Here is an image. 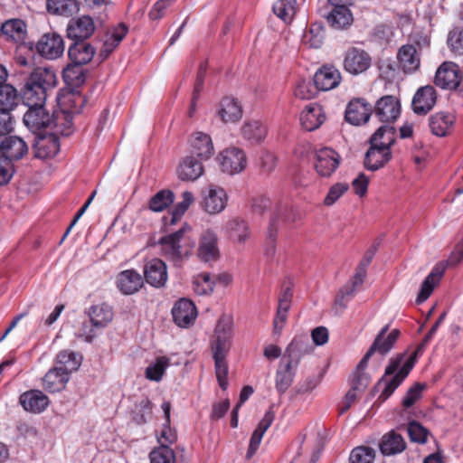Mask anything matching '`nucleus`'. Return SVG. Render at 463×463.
I'll use <instances>...</instances> for the list:
<instances>
[{
    "label": "nucleus",
    "instance_id": "b1692460",
    "mask_svg": "<svg viewBox=\"0 0 463 463\" xmlns=\"http://www.w3.org/2000/svg\"><path fill=\"white\" fill-rule=\"evenodd\" d=\"M274 419H275V413L272 411V409L270 408L269 410H268L265 412L263 418L259 422L257 428L255 429V430L253 431V433L250 439V443H249L248 450L246 453V458L248 459L251 458L257 452V450L260 447V444L261 442V439L263 438V435L268 430V429L271 426L272 422L274 421Z\"/></svg>",
    "mask_w": 463,
    "mask_h": 463
},
{
    "label": "nucleus",
    "instance_id": "2f4dec72",
    "mask_svg": "<svg viewBox=\"0 0 463 463\" xmlns=\"http://www.w3.org/2000/svg\"><path fill=\"white\" fill-rule=\"evenodd\" d=\"M392 158L391 150L378 146H370V148L365 154L364 166L371 171H376L382 168Z\"/></svg>",
    "mask_w": 463,
    "mask_h": 463
},
{
    "label": "nucleus",
    "instance_id": "72a5a7b5",
    "mask_svg": "<svg viewBox=\"0 0 463 463\" xmlns=\"http://www.w3.org/2000/svg\"><path fill=\"white\" fill-rule=\"evenodd\" d=\"M298 365L292 362L282 359L276 373V389L284 393L292 384Z\"/></svg>",
    "mask_w": 463,
    "mask_h": 463
},
{
    "label": "nucleus",
    "instance_id": "2eb2a0df",
    "mask_svg": "<svg viewBox=\"0 0 463 463\" xmlns=\"http://www.w3.org/2000/svg\"><path fill=\"white\" fill-rule=\"evenodd\" d=\"M372 106L364 99H352L345 109V119L354 126L366 123L372 114Z\"/></svg>",
    "mask_w": 463,
    "mask_h": 463
},
{
    "label": "nucleus",
    "instance_id": "6e6d98bb",
    "mask_svg": "<svg viewBox=\"0 0 463 463\" xmlns=\"http://www.w3.org/2000/svg\"><path fill=\"white\" fill-rule=\"evenodd\" d=\"M325 38V30L320 24H312L304 35L306 44L311 48H319Z\"/></svg>",
    "mask_w": 463,
    "mask_h": 463
},
{
    "label": "nucleus",
    "instance_id": "c03bdc74",
    "mask_svg": "<svg viewBox=\"0 0 463 463\" xmlns=\"http://www.w3.org/2000/svg\"><path fill=\"white\" fill-rule=\"evenodd\" d=\"M80 9L77 0H47V10L53 14L71 16Z\"/></svg>",
    "mask_w": 463,
    "mask_h": 463
},
{
    "label": "nucleus",
    "instance_id": "58836bf2",
    "mask_svg": "<svg viewBox=\"0 0 463 463\" xmlns=\"http://www.w3.org/2000/svg\"><path fill=\"white\" fill-rule=\"evenodd\" d=\"M95 53L94 48L87 43L77 42L70 46L68 54L71 61L75 64L85 65L90 62Z\"/></svg>",
    "mask_w": 463,
    "mask_h": 463
},
{
    "label": "nucleus",
    "instance_id": "4be33fe9",
    "mask_svg": "<svg viewBox=\"0 0 463 463\" xmlns=\"http://www.w3.org/2000/svg\"><path fill=\"white\" fill-rule=\"evenodd\" d=\"M172 315L177 326L185 327L195 320L197 311L194 304L191 300L182 298L175 304L172 309Z\"/></svg>",
    "mask_w": 463,
    "mask_h": 463
},
{
    "label": "nucleus",
    "instance_id": "f257e3e1",
    "mask_svg": "<svg viewBox=\"0 0 463 463\" xmlns=\"http://www.w3.org/2000/svg\"><path fill=\"white\" fill-rule=\"evenodd\" d=\"M433 335L430 329L422 340L420 346L405 362H403L404 354H400L390 360L388 366L385 368L384 375L377 383V388L381 390L379 398L384 401L393 393L413 368L418 352L430 341Z\"/></svg>",
    "mask_w": 463,
    "mask_h": 463
},
{
    "label": "nucleus",
    "instance_id": "ddd939ff",
    "mask_svg": "<svg viewBox=\"0 0 463 463\" xmlns=\"http://www.w3.org/2000/svg\"><path fill=\"white\" fill-rule=\"evenodd\" d=\"M28 108L23 120L31 131L37 132L52 127V115L46 111L44 105H35V107Z\"/></svg>",
    "mask_w": 463,
    "mask_h": 463
},
{
    "label": "nucleus",
    "instance_id": "473e14b6",
    "mask_svg": "<svg viewBox=\"0 0 463 463\" xmlns=\"http://www.w3.org/2000/svg\"><path fill=\"white\" fill-rule=\"evenodd\" d=\"M218 116L224 123H234L242 117V109L237 99L225 97L219 105Z\"/></svg>",
    "mask_w": 463,
    "mask_h": 463
},
{
    "label": "nucleus",
    "instance_id": "6e6552de",
    "mask_svg": "<svg viewBox=\"0 0 463 463\" xmlns=\"http://www.w3.org/2000/svg\"><path fill=\"white\" fill-rule=\"evenodd\" d=\"M220 165L224 173L229 175L239 174L247 166L245 152L239 147H228L222 151L218 156Z\"/></svg>",
    "mask_w": 463,
    "mask_h": 463
},
{
    "label": "nucleus",
    "instance_id": "0eeeda50",
    "mask_svg": "<svg viewBox=\"0 0 463 463\" xmlns=\"http://www.w3.org/2000/svg\"><path fill=\"white\" fill-rule=\"evenodd\" d=\"M372 64L370 54L363 49L351 47L344 54L343 67L352 75H358L366 71Z\"/></svg>",
    "mask_w": 463,
    "mask_h": 463
},
{
    "label": "nucleus",
    "instance_id": "69168bd1",
    "mask_svg": "<svg viewBox=\"0 0 463 463\" xmlns=\"http://www.w3.org/2000/svg\"><path fill=\"white\" fill-rule=\"evenodd\" d=\"M14 129V120L11 110L0 109V136L11 133Z\"/></svg>",
    "mask_w": 463,
    "mask_h": 463
},
{
    "label": "nucleus",
    "instance_id": "e433bc0d",
    "mask_svg": "<svg viewBox=\"0 0 463 463\" xmlns=\"http://www.w3.org/2000/svg\"><path fill=\"white\" fill-rule=\"evenodd\" d=\"M131 420L137 425L146 424L152 415V403L148 398L136 400L129 409Z\"/></svg>",
    "mask_w": 463,
    "mask_h": 463
},
{
    "label": "nucleus",
    "instance_id": "f3484780",
    "mask_svg": "<svg viewBox=\"0 0 463 463\" xmlns=\"http://www.w3.org/2000/svg\"><path fill=\"white\" fill-rule=\"evenodd\" d=\"M191 155L200 160H208L214 154L212 137L203 132H194L190 138Z\"/></svg>",
    "mask_w": 463,
    "mask_h": 463
},
{
    "label": "nucleus",
    "instance_id": "79ce46f5",
    "mask_svg": "<svg viewBox=\"0 0 463 463\" xmlns=\"http://www.w3.org/2000/svg\"><path fill=\"white\" fill-rule=\"evenodd\" d=\"M267 128L260 120H249L241 128L242 137L250 143H259L267 136Z\"/></svg>",
    "mask_w": 463,
    "mask_h": 463
},
{
    "label": "nucleus",
    "instance_id": "c85d7f7f",
    "mask_svg": "<svg viewBox=\"0 0 463 463\" xmlns=\"http://www.w3.org/2000/svg\"><path fill=\"white\" fill-rule=\"evenodd\" d=\"M456 118L452 113L439 111L429 118V126L433 135L446 137L453 127Z\"/></svg>",
    "mask_w": 463,
    "mask_h": 463
},
{
    "label": "nucleus",
    "instance_id": "bb28decb",
    "mask_svg": "<svg viewBox=\"0 0 463 463\" xmlns=\"http://www.w3.org/2000/svg\"><path fill=\"white\" fill-rule=\"evenodd\" d=\"M300 123L307 131H313L318 128L326 119L323 108L317 104L311 103L305 107L300 114Z\"/></svg>",
    "mask_w": 463,
    "mask_h": 463
},
{
    "label": "nucleus",
    "instance_id": "0e129e2a",
    "mask_svg": "<svg viewBox=\"0 0 463 463\" xmlns=\"http://www.w3.org/2000/svg\"><path fill=\"white\" fill-rule=\"evenodd\" d=\"M14 174L12 162L0 156V185L7 184Z\"/></svg>",
    "mask_w": 463,
    "mask_h": 463
},
{
    "label": "nucleus",
    "instance_id": "9b49d317",
    "mask_svg": "<svg viewBox=\"0 0 463 463\" xmlns=\"http://www.w3.org/2000/svg\"><path fill=\"white\" fill-rule=\"evenodd\" d=\"M374 114L382 122L395 121L401 114L400 100L392 95L383 96L375 103Z\"/></svg>",
    "mask_w": 463,
    "mask_h": 463
},
{
    "label": "nucleus",
    "instance_id": "a18cd8bd",
    "mask_svg": "<svg viewBox=\"0 0 463 463\" xmlns=\"http://www.w3.org/2000/svg\"><path fill=\"white\" fill-rule=\"evenodd\" d=\"M395 141V130L389 125L380 127L370 138V145L391 150Z\"/></svg>",
    "mask_w": 463,
    "mask_h": 463
},
{
    "label": "nucleus",
    "instance_id": "aec40b11",
    "mask_svg": "<svg viewBox=\"0 0 463 463\" xmlns=\"http://www.w3.org/2000/svg\"><path fill=\"white\" fill-rule=\"evenodd\" d=\"M95 30L92 18L83 15L71 19L67 25V35L69 38L81 42L89 38Z\"/></svg>",
    "mask_w": 463,
    "mask_h": 463
},
{
    "label": "nucleus",
    "instance_id": "c756f323",
    "mask_svg": "<svg viewBox=\"0 0 463 463\" xmlns=\"http://www.w3.org/2000/svg\"><path fill=\"white\" fill-rule=\"evenodd\" d=\"M311 351L312 346L307 335L296 336L286 348L283 359L298 365L301 357Z\"/></svg>",
    "mask_w": 463,
    "mask_h": 463
},
{
    "label": "nucleus",
    "instance_id": "7c9ffc66",
    "mask_svg": "<svg viewBox=\"0 0 463 463\" xmlns=\"http://www.w3.org/2000/svg\"><path fill=\"white\" fill-rule=\"evenodd\" d=\"M117 285L123 294L131 295L141 288L143 286V279L138 272L133 269H128L118 274Z\"/></svg>",
    "mask_w": 463,
    "mask_h": 463
},
{
    "label": "nucleus",
    "instance_id": "4d7b16f0",
    "mask_svg": "<svg viewBox=\"0 0 463 463\" xmlns=\"http://www.w3.org/2000/svg\"><path fill=\"white\" fill-rule=\"evenodd\" d=\"M174 201V194L168 190H162L156 194L149 202V208L153 212H162Z\"/></svg>",
    "mask_w": 463,
    "mask_h": 463
},
{
    "label": "nucleus",
    "instance_id": "f03ea898",
    "mask_svg": "<svg viewBox=\"0 0 463 463\" xmlns=\"http://www.w3.org/2000/svg\"><path fill=\"white\" fill-rule=\"evenodd\" d=\"M56 75L48 68H36L27 78L22 92L27 107L44 105L48 92L55 87Z\"/></svg>",
    "mask_w": 463,
    "mask_h": 463
},
{
    "label": "nucleus",
    "instance_id": "20e7f679",
    "mask_svg": "<svg viewBox=\"0 0 463 463\" xmlns=\"http://www.w3.org/2000/svg\"><path fill=\"white\" fill-rule=\"evenodd\" d=\"M232 320L228 316H222L215 326L214 339L212 341L211 348L213 359H226L232 346Z\"/></svg>",
    "mask_w": 463,
    "mask_h": 463
},
{
    "label": "nucleus",
    "instance_id": "680f3d73",
    "mask_svg": "<svg viewBox=\"0 0 463 463\" xmlns=\"http://www.w3.org/2000/svg\"><path fill=\"white\" fill-rule=\"evenodd\" d=\"M349 185L346 183H336L332 185L324 199L326 206H332L347 190Z\"/></svg>",
    "mask_w": 463,
    "mask_h": 463
},
{
    "label": "nucleus",
    "instance_id": "37998d69",
    "mask_svg": "<svg viewBox=\"0 0 463 463\" xmlns=\"http://www.w3.org/2000/svg\"><path fill=\"white\" fill-rule=\"evenodd\" d=\"M87 70L83 65L71 62L62 71V77L67 85L78 88L86 81Z\"/></svg>",
    "mask_w": 463,
    "mask_h": 463
},
{
    "label": "nucleus",
    "instance_id": "393cba45",
    "mask_svg": "<svg viewBox=\"0 0 463 463\" xmlns=\"http://www.w3.org/2000/svg\"><path fill=\"white\" fill-rule=\"evenodd\" d=\"M341 81L340 71L333 66H324L314 76V83L317 90L327 91L335 89Z\"/></svg>",
    "mask_w": 463,
    "mask_h": 463
},
{
    "label": "nucleus",
    "instance_id": "39448f33",
    "mask_svg": "<svg viewBox=\"0 0 463 463\" xmlns=\"http://www.w3.org/2000/svg\"><path fill=\"white\" fill-rule=\"evenodd\" d=\"M91 327L84 326L82 336L86 342L90 343L96 336L94 329L106 327L114 317V312L111 306L107 303L92 305L88 310Z\"/></svg>",
    "mask_w": 463,
    "mask_h": 463
},
{
    "label": "nucleus",
    "instance_id": "4c0bfd02",
    "mask_svg": "<svg viewBox=\"0 0 463 463\" xmlns=\"http://www.w3.org/2000/svg\"><path fill=\"white\" fill-rule=\"evenodd\" d=\"M445 271L443 265H436L427 278L423 280L420 292L417 296L416 302L418 304L423 303L432 293L435 286L439 281Z\"/></svg>",
    "mask_w": 463,
    "mask_h": 463
},
{
    "label": "nucleus",
    "instance_id": "ea45409f",
    "mask_svg": "<svg viewBox=\"0 0 463 463\" xmlns=\"http://www.w3.org/2000/svg\"><path fill=\"white\" fill-rule=\"evenodd\" d=\"M52 127L50 129L53 136H69L72 128V116L65 110L56 111L52 115Z\"/></svg>",
    "mask_w": 463,
    "mask_h": 463
},
{
    "label": "nucleus",
    "instance_id": "1a4fd4ad",
    "mask_svg": "<svg viewBox=\"0 0 463 463\" xmlns=\"http://www.w3.org/2000/svg\"><path fill=\"white\" fill-rule=\"evenodd\" d=\"M62 37L56 33H44L36 43L37 52L47 60H55L64 52Z\"/></svg>",
    "mask_w": 463,
    "mask_h": 463
},
{
    "label": "nucleus",
    "instance_id": "864d4df0",
    "mask_svg": "<svg viewBox=\"0 0 463 463\" xmlns=\"http://www.w3.org/2000/svg\"><path fill=\"white\" fill-rule=\"evenodd\" d=\"M375 450L367 446H358L352 449L349 456L350 463H373L375 459Z\"/></svg>",
    "mask_w": 463,
    "mask_h": 463
},
{
    "label": "nucleus",
    "instance_id": "8fccbe9b",
    "mask_svg": "<svg viewBox=\"0 0 463 463\" xmlns=\"http://www.w3.org/2000/svg\"><path fill=\"white\" fill-rule=\"evenodd\" d=\"M19 104V94L11 84L0 86V109L14 110Z\"/></svg>",
    "mask_w": 463,
    "mask_h": 463
},
{
    "label": "nucleus",
    "instance_id": "bf43d9fd",
    "mask_svg": "<svg viewBox=\"0 0 463 463\" xmlns=\"http://www.w3.org/2000/svg\"><path fill=\"white\" fill-rule=\"evenodd\" d=\"M447 43L455 55L463 56V28L452 29L449 33Z\"/></svg>",
    "mask_w": 463,
    "mask_h": 463
},
{
    "label": "nucleus",
    "instance_id": "9d476101",
    "mask_svg": "<svg viewBox=\"0 0 463 463\" xmlns=\"http://www.w3.org/2000/svg\"><path fill=\"white\" fill-rule=\"evenodd\" d=\"M340 156L329 147H324L317 151L315 169L322 177H329L338 168Z\"/></svg>",
    "mask_w": 463,
    "mask_h": 463
},
{
    "label": "nucleus",
    "instance_id": "dca6fc26",
    "mask_svg": "<svg viewBox=\"0 0 463 463\" xmlns=\"http://www.w3.org/2000/svg\"><path fill=\"white\" fill-rule=\"evenodd\" d=\"M217 234L212 230H206L200 236L197 255L203 261L209 262L219 258Z\"/></svg>",
    "mask_w": 463,
    "mask_h": 463
},
{
    "label": "nucleus",
    "instance_id": "49530a36",
    "mask_svg": "<svg viewBox=\"0 0 463 463\" xmlns=\"http://www.w3.org/2000/svg\"><path fill=\"white\" fill-rule=\"evenodd\" d=\"M128 33V28L125 24H119L113 29L111 33L108 36L107 40L103 43V47L100 51L99 55L102 59H106L119 44Z\"/></svg>",
    "mask_w": 463,
    "mask_h": 463
},
{
    "label": "nucleus",
    "instance_id": "c9c22d12",
    "mask_svg": "<svg viewBox=\"0 0 463 463\" xmlns=\"http://www.w3.org/2000/svg\"><path fill=\"white\" fill-rule=\"evenodd\" d=\"M70 380L67 372L55 367L47 372L43 377V388L50 392H57L63 390Z\"/></svg>",
    "mask_w": 463,
    "mask_h": 463
},
{
    "label": "nucleus",
    "instance_id": "7ed1b4c3",
    "mask_svg": "<svg viewBox=\"0 0 463 463\" xmlns=\"http://www.w3.org/2000/svg\"><path fill=\"white\" fill-rule=\"evenodd\" d=\"M190 230L189 226L184 225L177 232L162 237L159 241L162 255L176 266L190 255L191 250L194 246V241H192L187 235V232Z\"/></svg>",
    "mask_w": 463,
    "mask_h": 463
},
{
    "label": "nucleus",
    "instance_id": "774afa93",
    "mask_svg": "<svg viewBox=\"0 0 463 463\" xmlns=\"http://www.w3.org/2000/svg\"><path fill=\"white\" fill-rule=\"evenodd\" d=\"M423 388L424 385L421 383H415L411 387L402 401L403 406L407 408L412 406L420 398Z\"/></svg>",
    "mask_w": 463,
    "mask_h": 463
},
{
    "label": "nucleus",
    "instance_id": "a878e982",
    "mask_svg": "<svg viewBox=\"0 0 463 463\" xmlns=\"http://www.w3.org/2000/svg\"><path fill=\"white\" fill-rule=\"evenodd\" d=\"M203 161L192 155L184 157L177 168L178 177L183 181H195L203 174Z\"/></svg>",
    "mask_w": 463,
    "mask_h": 463
},
{
    "label": "nucleus",
    "instance_id": "e2e57ef3",
    "mask_svg": "<svg viewBox=\"0 0 463 463\" xmlns=\"http://www.w3.org/2000/svg\"><path fill=\"white\" fill-rule=\"evenodd\" d=\"M215 374L220 387L225 390L228 385L227 375H228V364L226 359H213Z\"/></svg>",
    "mask_w": 463,
    "mask_h": 463
},
{
    "label": "nucleus",
    "instance_id": "de8ad7c7",
    "mask_svg": "<svg viewBox=\"0 0 463 463\" xmlns=\"http://www.w3.org/2000/svg\"><path fill=\"white\" fill-rule=\"evenodd\" d=\"M226 232L231 240L243 243L249 237L247 223L239 218H233L226 223Z\"/></svg>",
    "mask_w": 463,
    "mask_h": 463
},
{
    "label": "nucleus",
    "instance_id": "f8f14e48",
    "mask_svg": "<svg viewBox=\"0 0 463 463\" xmlns=\"http://www.w3.org/2000/svg\"><path fill=\"white\" fill-rule=\"evenodd\" d=\"M437 101V92L433 86L426 85L420 87L415 92L411 108L417 115H426L435 106Z\"/></svg>",
    "mask_w": 463,
    "mask_h": 463
},
{
    "label": "nucleus",
    "instance_id": "f704fd0d",
    "mask_svg": "<svg viewBox=\"0 0 463 463\" xmlns=\"http://www.w3.org/2000/svg\"><path fill=\"white\" fill-rule=\"evenodd\" d=\"M379 448L383 455L392 456L402 453L406 449V442L401 434L392 430L383 436Z\"/></svg>",
    "mask_w": 463,
    "mask_h": 463
},
{
    "label": "nucleus",
    "instance_id": "a211bd4d",
    "mask_svg": "<svg viewBox=\"0 0 463 463\" xmlns=\"http://www.w3.org/2000/svg\"><path fill=\"white\" fill-rule=\"evenodd\" d=\"M27 152V144L17 136H9L0 143V156L8 159L10 162L23 158Z\"/></svg>",
    "mask_w": 463,
    "mask_h": 463
},
{
    "label": "nucleus",
    "instance_id": "052dcab7",
    "mask_svg": "<svg viewBox=\"0 0 463 463\" xmlns=\"http://www.w3.org/2000/svg\"><path fill=\"white\" fill-rule=\"evenodd\" d=\"M408 434L411 441L424 444L427 442L429 430L420 423L413 420L408 425Z\"/></svg>",
    "mask_w": 463,
    "mask_h": 463
},
{
    "label": "nucleus",
    "instance_id": "3c124183",
    "mask_svg": "<svg viewBox=\"0 0 463 463\" xmlns=\"http://www.w3.org/2000/svg\"><path fill=\"white\" fill-rule=\"evenodd\" d=\"M25 24L20 19H13L6 21L2 24L1 31L7 38L20 42L25 36Z\"/></svg>",
    "mask_w": 463,
    "mask_h": 463
},
{
    "label": "nucleus",
    "instance_id": "412c9836",
    "mask_svg": "<svg viewBox=\"0 0 463 463\" xmlns=\"http://www.w3.org/2000/svg\"><path fill=\"white\" fill-rule=\"evenodd\" d=\"M399 67L405 73H412L420 66V55L414 44L402 45L397 53Z\"/></svg>",
    "mask_w": 463,
    "mask_h": 463
},
{
    "label": "nucleus",
    "instance_id": "13d9d810",
    "mask_svg": "<svg viewBox=\"0 0 463 463\" xmlns=\"http://www.w3.org/2000/svg\"><path fill=\"white\" fill-rule=\"evenodd\" d=\"M149 458L151 463H175V461L174 450L166 445L154 449Z\"/></svg>",
    "mask_w": 463,
    "mask_h": 463
},
{
    "label": "nucleus",
    "instance_id": "a19ab883",
    "mask_svg": "<svg viewBox=\"0 0 463 463\" xmlns=\"http://www.w3.org/2000/svg\"><path fill=\"white\" fill-rule=\"evenodd\" d=\"M330 25L335 29H344L353 23V14L348 5L335 6L326 15Z\"/></svg>",
    "mask_w": 463,
    "mask_h": 463
},
{
    "label": "nucleus",
    "instance_id": "423d86ee",
    "mask_svg": "<svg viewBox=\"0 0 463 463\" xmlns=\"http://www.w3.org/2000/svg\"><path fill=\"white\" fill-rule=\"evenodd\" d=\"M388 330L389 325H386L382 328L371 347L359 362L358 370H364L366 368L369 359L375 352H378L382 355H385L393 347L394 343L397 341L400 335V331L398 329H393L386 336Z\"/></svg>",
    "mask_w": 463,
    "mask_h": 463
},
{
    "label": "nucleus",
    "instance_id": "6ab92c4d",
    "mask_svg": "<svg viewBox=\"0 0 463 463\" xmlns=\"http://www.w3.org/2000/svg\"><path fill=\"white\" fill-rule=\"evenodd\" d=\"M144 277L152 287L161 288L165 286L167 280L165 263L156 258L148 260L144 267Z\"/></svg>",
    "mask_w": 463,
    "mask_h": 463
},
{
    "label": "nucleus",
    "instance_id": "cd10ccee",
    "mask_svg": "<svg viewBox=\"0 0 463 463\" xmlns=\"http://www.w3.org/2000/svg\"><path fill=\"white\" fill-rule=\"evenodd\" d=\"M19 402L25 411L40 413L47 408L49 398L39 390H31L21 394Z\"/></svg>",
    "mask_w": 463,
    "mask_h": 463
},
{
    "label": "nucleus",
    "instance_id": "603ef678",
    "mask_svg": "<svg viewBox=\"0 0 463 463\" xmlns=\"http://www.w3.org/2000/svg\"><path fill=\"white\" fill-rule=\"evenodd\" d=\"M273 12L285 23H289L297 13V1L279 0L273 5Z\"/></svg>",
    "mask_w": 463,
    "mask_h": 463
},
{
    "label": "nucleus",
    "instance_id": "09e8293b",
    "mask_svg": "<svg viewBox=\"0 0 463 463\" xmlns=\"http://www.w3.org/2000/svg\"><path fill=\"white\" fill-rule=\"evenodd\" d=\"M81 357L74 352L61 351L57 355V368L63 372H67L70 375L72 372L77 371L80 365Z\"/></svg>",
    "mask_w": 463,
    "mask_h": 463
},
{
    "label": "nucleus",
    "instance_id": "5fc2aeb1",
    "mask_svg": "<svg viewBox=\"0 0 463 463\" xmlns=\"http://www.w3.org/2000/svg\"><path fill=\"white\" fill-rule=\"evenodd\" d=\"M168 366L169 359L167 357H158L154 364H151L146 367L145 373L146 377L150 381L159 382Z\"/></svg>",
    "mask_w": 463,
    "mask_h": 463
},
{
    "label": "nucleus",
    "instance_id": "4468645a",
    "mask_svg": "<svg viewBox=\"0 0 463 463\" xmlns=\"http://www.w3.org/2000/svg\"><path fill=\"white\" fill-rule=\"evenodd\" d=\"M460 80L458 66L453 62H444L437 70L434 82L441 89L453 90L459 86Z\"/></svg>",
    "mask_w": 463,
    "mask_h": 463
},
{
    "label": "nucleus",
    "instance_id": "5701e85b",
    "mask_svg": "<svg viewBox=\"0 0 463 463\" xmlns=\"http://www.w3.org/2000/svg\"><path fill=\"white\" fill-rule=\"evenodd\" d=\"M227 203V195L224 189L210 186L203 196L202 206L210 214H216L224 210Z\"/></svg>",
    "mask_w": 463,
    "mask_h": 463
},
{
    "label": "nucleus",
    "instance_id": "338daca9",
    "mask_svg": "<svg viewBox=\"0 0 463 463\" xmlns=\"http://www.w3.org/2000/svg\"><path fill=\"white\" fill-rule=\"evenodd\" d=\"M157 440L160 446H169L176 440V433L175 430L170 427V422H164Z\"/></svg>",
    "mask_w": 463,
    "mask_h": 463
}]
</instances>
